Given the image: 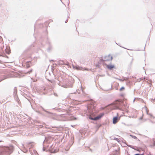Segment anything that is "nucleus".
<instances>
[{"label": "nucleus", "instance_id": "f257e3e1", "mask_svg": "<svg viewBox=\"0 0 155 155\" xmlns=\"http://www.w3.org/2000/svg\"><path fill=\"white\" fill-rule=\"evenodd\" d=\"M0 148H2L0 152V155L2 154L10 155L14 150V146L12 144L9 145L8 146L6 147L0 146Z\"/></svg>", "mask_w": 155, "mask_h": 155}, {"label": "nucleus", "instance_id": "f03ea898", "mask_svg": "<svg viewBox=\"0 0 155 155\" xmlns=\"http://www.w3.org/2000/svg\"><path fill=\"white\" fill-rule=\"evenodd\" d=\"M125 106L124 104L119 100L116 101L113 105V107L114 109H119L121 110H123L122 107Z\"/></svg>", "mask_w": 155, "mask_h": 155}, {"label": "nucleus", "instance_id": "7ed1b4c3", "mask_svg": "<svg viewBox=\"0 0 155 155\" xmlns=\"http://www.w3.org/2000/svg\"><path fill=\"white\" fill-rule=\"evenodd\" d=\"M45 144L43 143V148H42V150L43 151H46L47 152L48 151H49L51 153H55L58 152V150L55 149H54V147H53V145H51L49 148L48 149H47L46 147H45Z\"/></svg>", "mask_w": 155, "mask_h": 155}, {"label": "nucleus", "instance_id": "20e7f679", "mask_svg": "<svg viewBox=\"0 0 155 155\" xmlns=\"http://www.w3.org/2000/svg\"><path fill=\"white\" fill-rule=\"evenodd\" d=\"M104 115V114L103 113H101L96 117H93L91 116L90 115L88 116L87 118L92 120L97 121L100 119Z\"/></svg>", "mask_w": 155, "mask_h": 155}, {"label": "nucleus", "instance_id": "39448f33", "mask_svg": "<svg viewBox=\"0 0 155 155\" xmlns=\"http://www.w3.org/2000/svg\"><path fill=\"white\" fill-rule=\"evenodd\" d=\"M104 115V114L103 113H101L96 117H93L91 116L90 115L88 116L87 118L92 120L97 121L100 119Z\"/></svg>", "mask_w": 155, "mask_h": 155}, {"label": "nucleus", "instance_id": "423d86ee", "mask_svg": "<svg viewBox=\"0 0 155 155\" xmlns=\"http://www.w3.org/2000/svg\"><path fill=\"white\" fill-rule=\"evenodd\" d=\"M17 90L16 87H15L14 89V92H13V95L14 97V99L17 102L18 104L20 105L21 102L20 101L18 98V96L17 94Z\"/></svg>", "mask_w": 155, "mask_h": 155}, {"label": "nucleus", "instance_id": "0eeeda50", "mask_svg": "<svg viewBox=\"0 0 155 155\" xmlns=\"http://www.w3.org/2000/svg\"><path fill=\"white\" fill-rule=\"evenodd\" d=\"M34 143L33 142H27L25 143L26 147H27L28 149V150H29L30 152L32 151V148L34 147V144L32 143Z\"/></svg>", "mask_w": 155, "mask_h": 155}, {"label": "nucleus", "instance_id": "6e6552de", "mask_svg": "<svg viewBox=\"0 0 155 155\" xmlns=\"http://www.w3.org/2000/svg\"><path fill=\"white\" fill-rule=\"evenodd\" d=\"M46 43L48 45V46L47 49V51L48 52H50L53 49V47L52 45L51 42H50L49 39L48 38H47Z\"/></svg>", "mask_w": 155, "mask_h": 155}, {"label": "nucleus", "instance_id": "1a4fd4ad", "mask_svg": "<svg viewBox=\"0 0 155 155\" xmlns=\"http://www.w3.org/2000/svg\"><path fill=\"white\" fill-rule=\"evenodd\" d=\"M59 85L64 87L65 88H68V87H72L73 84H70L69 83L68 84H63L60 81L58 83Z\"/></svg>", "mask_w": 155, "mask_h": 155}, {"label": "nucleus", "instance_id": "9d476101", "mask_svg": "<svg viewBox=\"0 0 155 155\" xmlns=\"http://www.w3.org/2000/svg\"><path fill=\"white\" fill-rule=\"evenodd\" d=\"M43 137L45 139L43 142V144H45V143H49L51 142V137H45L44 136H43Z\"/></svg>", "mask_w": 155, "mask_h": 155}, {"label": "nucleus", "instance_id": "9b49d317", "mask_svg": "<svg viewBox=\"0 0 155 155\" xmlns=\"http://www.w3.org/2000/svg\"><path fill=\"white\" fill-rule=\"evenodd\" d=\"M113 59V57L112 56L109 55L105 56L104 58V60L105 62L111 61Z\"/></svg>", "mask_w": 155, "mask_h": 155}, {"label": "nucleus", "instance_id": "f8f14e48", "mask_svg": "<svg viewBox=\"0 0 155 155\" xmlns=\"http://www.w3.org/2000/svg\"><path fill=\"white\" fill-rule=\"evenodd\" d=\"M73 68L78 70H82V71H88V69L87 68H83L79 66L78 65H76L75 67H74Z\"/></svg>", "mask_w": 155, "mask_h": 155}, {"label": "nucleus", "instance_id": "ddd939ff", "mask_svg": "<svg viewBox=\"0 0 155 155\" xmlns=\"http://www.w3.org/2000/svg\"><path fill=\"white\" fill-rule=\"evenodd\" d=\"M111 62H110V63L109 64H105V65L106 66L107 68L109 70H111L114 68H115V66L114 65L111 64Z\"/></svg>", "mask_w": 155, "mask_h": 155}, {"label": "nucleus", "instance_id": "4468645a", "mask_svg": "<svg viewBox=\"0 0 155 155\" xmlns=\"http://www.w3.org/2000/svg\"><path fill=\"white\" fill-rule=\"evenodd\" d=\"M22 151L25 153H27L28 151V149L27 147H26L25 143L24 144H22Z\"/></svg>", "mask_w": 155, "mask_h": 155}, {"label": "nucleus", "instance_id": "2eb2a0df", "mask_svg": "<svg viewBox=\"0 0 155 155\" xmlns=\"http://www.w3.org/2000/svg\"><path fill=\"white\" fill-rule=\"evenodd\" d=\"M9 77H10V76L8 75H5L2 76L1 77L0 82L6 79L9 78Z\"/></svg>", "mask_w": 155, "mask_h": 155}, {"label": "nucleus", "instance_id": "dca6fc26", "mask_svg": "<svg viewBox=\"0 0 155 155\" xmlns=\"http://www.w3.org/2000/svg\"><path fill=\"white\" fill-rule=\"evenodd\" d=\"M119 119L117 116L114 117L113 118V123L115 124L118 121V119Z\"/></svg>", "mask_w": 155, "mask_h": 155}, {"label": "nucleus", "instance_id": "f3484780", "mask_svg": "<svg viewBox=\"0 0 155 155\" xmlns=\"http://www.w3.org/2000/svg\"><path fill=\"white\" fill-rule=\"evenodd\" d=\"M97 63H99L100 65L101 64H102L104 65H105V64H106L105 63L104 59L102 58L100 59L99 61L97 62Z\"/></svg>", "mask_w": 155, "mask_h": 155}, {"label": "nucleus", "instance_id": "a211bd4d", "mask_svg": "<svg viewBox=\"0 0 155 155\" xmlns=\"http://www.w3.org/2000/svg\"><path fill=\"white\" fill-rule=\"evenodd\" d=\"M45 88L44 87H42L39 90V92L41 94H45V92L44 91H45Z\"/></svg>", "mask_w": 155, "mask_h": 155}, {"label": "nucleus", "instance_id": "6ab92c4d", "mask_svg": "<svg viewBox=\"0 0 155 155\" xmlns=\"http://www.w3.org/2000/svg\"><path fill=\"white\" fill-rule=\"evenodd\" d=\"M5 51L6 54H9L11 52L10 49L9 48H6L5 49Z\"/></svg>", "mask_w": 155, "mask_h": 155}, {"label": "nucleus", "instance_id": "aec40b11", "mask_svg": "<svg viewBox=\"0 0 155 155\" xmlns=\"http://www.w3.org/2000/svg\"><path fill=\"white\" fill-rule=\"evenodd\" d=\"M30 153L32 155H38L37 151L35 150H33V152L31 151Z\"/></svg>", "mask_w": 155, "mask_h": 155}, {"label": "nucleus", "instance_id": "412c9836", "mask_svg": "<svg viewBox=\"0 0 155 155\" xmlns=\"http://www.w3.org/2000/svg\"><path fill=\"white\" fill-rule=\"evenodd\" d=\"M30 61H28L26 62V67L27 68H29L30 67Z\"/></svg>", "mask_w": 155, "mask_h": 155}, {"label": "nucleus", "instance_id": "4be33fe9", "mask_svg": "<svg viewBox=\"0 0 155 155\" xmlns=\"http://www.w3.org/2000/svg\"><path fill=\"white\" fill-rule=\"evenodd\" d=\"M126 145L128 147L133 149H134V150H136V149H135V147L134 146H132V145H129V144H128L127 143H126Z\"/></svg>", "mask_w": 155, "mask_h": 155}, {"label": "nucleus", "instance_id": "5701e85b", "mask_svg": "<svg viewBox=\"0 0 155 155\" xmlns=\"http://www.w3.org/2000/svg\"><path fill=\"white\" fill-rule=\"evenodd\" d=\"M0 56H2L4 57H6L7 58H8V56H7L6 54L4 53L0 54Z\"/></svg>", "mask_w": 155, "mask_h": 155}, {"label": "nucleus", "instance_id": "b1692460", "mask_svg": "<svg viewBox=\"0 0 155 155\" xmlns=\"http://www.w3.org/2000/svg\"><path fill=\"white\" fill-rule=\"evenodd\" d=\"M41 108L42 109V110L44 111L45 112L47 113V114H51V113L48 111H47L43 107H41Z\"/></svg>", "mask_w": 155, "mask_h": 155}, {"label": "nucleus", "instance_id": "393cba45", "mask_svg": "<svg viewBox=\"0 0 155 155\" xmlns=\"http://www.w3.org/2000/svg\"><path fill=\"white\" fill-rule=\"evenodd\" d=\"M95 66L96 67H97L98 68H100L101 66L100 64L99 63H96L95 64Z\"/></svg>", "mask_w": 155, "mask_h": 155}, {"label": "nucleus", "instance_id": "a878e982", "mask_svg": "<svg viewBox=\"0 0 155 155\" xmlns=\"http://www.w3.org/2000/svg\"><path fill=\"white\" fill-rule=\"evenodd\" d=\"M113 139L114 140H116L118 142H120L118 138L114 137Z\"/></svg>", "mask_w": 155, "mask_h": 155}, {"label": "nucleus", "instance_id": "bb28decb", "mask_svg": "<svg viewBox=\"0 0 155 155\" xmlns=\"http://www.w3.org/2000/svg\"><path fill=\"white\" fill-rule=\"evenodd\" d=\"M130 137H131L132 138H133L134 139H137V137L134 135H132L130 134Z\"/></svg>", "mask_w": 155, "mask_h": 155}, {"label": "nucleus", "instance_id": "cd10ccee", "mask_svg": "<svg viewBox=\"0 0 155 155\" xmlns=\"http://www.w3.org/2000/svg\"><path fill=\"white\" fill-rule=\"evenodd\" d=\"M125 89V88L124 87H120V91H122L123 90H124Z\"/></svg>", "mask_w": 155, "mask_h": 155}, {"label": "nucleus", "instance_id": "c85d7f7f", "mask_svg": "<svg viewBox=\"0 0 155 155\" xmlns=\"http://www.w3.org/2000/svg\"><path fill=\"white\" fill-rule=\"evenodd\" d=\"M32 71V69H31L30 71L26 72V73L27 74H30L31 72Z\"/></svg>", "mask_w": 155, "mask_h": 155}, {"label": "nucleus", "instance_id": "c756f323", "mask_svg": "<svg viewBox=\"0 0 155 155\" xmlns=\"http://www.w3.org/2000/svg\"><path fill=\"white\" fill-rule=\"evenodd\" d=\"M115 43H116L117 45H119L120 47H122V48H124V49H127V50H130L129 49H127V48H125V47H123L121 46H120V45H119L118 44H117V43H116V42H115Z\"/></svg>", "mask_w": 155, "mask_h": 155}, {"label": "nucleus", "instance_id": "7c9ffc66", "mask_svg": "<svg viewBox=\"0 0 155 155\" xmlns=\"http://www.w3.org/2000/svg\"><path fill=\"white\" fill-rule=\"evenodd\" d=\"M151 146H155V141H154L153 143V144L151 145Z\"/></svg>", "mask_w": 155, "mask_h": 155}, {"label": "nucleus", "instance_id": "2f4dec72", "mask_svg": "<svg viewBox=\"0 0 155 155\" xmlns=\"http://www.w3.org/2000/svg\"><path fill=\"white\" fill-rule=\"evenodd\" d=\"M38 127L39 128H41L43 127V126L42 125H38Z\"/></svg>", "mask_w": 155, "mask_h": 155}, {"label": "nucleus", "instance_id": "473e14b6", "mask_svg": "<svg viewBox=\"0 0 155 155\" xmlns=\"http://www.w3.org/2000/svg\"><path fill=\"white\" fill-rule=\"evenodd\" d=\"M143 79L149 80L148 78L146 77H144L143 78Z\"/></svg>", "mask_w": 155, "mask_h": 155}, {"label": "nucleus", "instance_id": "72a5a7b5", "mask_svg": "<svg viewBox=\"0 0 155 155\" xmlns=\"http://www.w3.org/2000/svg\"><path fill=\"white\" fill-rule=\"evenodd\" d=\"M143 114L142 115V116L141 117H140L139 119V120H142L143 119Z\"/></svg>", "mask_w": 155, "mask_h": 155}, {"label": "nucleus", "instance_id": "f704fd0d", "mask_svg": "<svg viewBox=\"0 0 155 155\" xmlns=\"http://www.w3.org/2000/svg\"><path fill=\"white\" fill-rule=\"evenodd\" d=\"M147 83H148V84L149 85V86L150 87H151V85H152L150 83H149L148 81H147Z\"/></svg>", "mask_w": 155, "mask_h": 155}, {"label": "nucleus", "instance_id": "c9c22d12", "mask_svg": "<svg viewBox=\"0 0 155 155\" xmlns=\"http://www.w3.org/2000/svg\"><path fill=\"white\" fill-rule=\"evenodd\" d=\"M134 155H143V154L136 153Z\"/></svg>", "mask_w": 155, "mask_h": 155}, {"label": "nucleus", "instance_id": "e433bc0d", "mask_svg": "<svg viewBox=\"0 0 155 155\" xmlns=\"http://www.w3.org/2000/svg\"><path fill=\"white\" fill-rule=\"evenodd\" d=\"M54 95L55 96H56V97H57L58 96V95L56 93H54Z\"/></svg>", "mask_w": 155, "mask_h": 155}, {"label": "nucleus", "instance_id": "4c0bfd02", "mask_svg": "<svg viewBox=\"0 0 155 155\" xmlns=\"http://www.w3.org/2000/svg\"><path fill=\"white\" fill-rule=\"evenodd\" d=\"M151 99V101H152V102H153L152 101H154V102H155V98H154V99L152 98V99Z\"/></svg>", "mask_w": 155, "mask_h": 155}, {"label": "nucleus", "instance_id": "58836bf2", "mask_svg": "<svg viewBox=\"0 0 155 155\" xmlns=\"http://www.w3.org/2000/svg\"><path fill=\"white\" fill-rule=\"evenodd\" d=\"M49 81L51 82V83H53L54 82V80H49Z\"/></svg>", "mask_w": 155, "mask_h": 155}, {"label": "nucleus", "instance_id": "ea45409f", "mask_svg": "<svg viewBox=\"0 0 155 155\" xmlns=\"http://www.w3.org/2000/svg\"><path fill=\"white\" fill-rule=\"evenodd\" d=\"M68 19H67V20H66L65 21V23H67V22H68Z\"/></svg>", "mask_w": 155, "mask_h": 155}, {"label": "nucleus", "instance_id": "a19ab883", "mask_svg": "<svg viewBox=\"0 0 155 155\" xmlns=\"http://www.w3.org/2000/svg\"><path fill=\"white\" fill-rule=\"evenodd\" d=\"M48 22H46L45 23V25H46L47 24H48Z\"/></svg>", "mask_w": 155, "mask_h": 155}, {"label": "nucleus", "instance_id": "79ce46f5", "mask_svg": "<svg viewBox=\"0 0 155 155\" xmlns=\"http://www.w3.org/2000/svg\"><path fill=\"white\" fill-rule=\"evenodd\" d=\"M149 115H150L151 117L152 116V115L151 114H149Z\"/></svg>", "mask_w": 155, "mask_h": 155}, {"label": "nucleus", "instance_id": "37998d69", "mask_svg": "<svg viewBox=\"0 0 155 155\" xmlns=\"http://www.w3.org/2000/svg\"><path fill=\"white\" fill-rule=\"evenodd\" d=\"M61 0V1H61V0ZM62 2V3L63 4H64V5H65V6H66L65 5V4H64V3H63L62 2Z\"/></svg>", "mask_w": 155, "mask_h": 155}, {"label": "nucleus", "instance_id": "c03bdc74", "mask_svg": "<svg viewBox=\"0 0 155 155\" xmlns=\"http://www.w3.org/2000/svg\"><path fill=\"white\" fill-rule=\"evenodd\" d=\"M132 78H136V77H134V76H132Z\"/></svg>", "mask_w": 155, "mask_h": 155}, {"label": "nucleus", "instance_id": "a18cd8bd", "mask_svg": "<svg viewBox=\"0 0 155 155\" xmlns=\"http://www.w3.org/2000/svg\"><path fill=\"white\" fill-rule=\"evenodd\" d=\"M135 98H134V100L133 102H134L135 101Z\"/></svg>", "mask_w": 155, "mask_h": 155}, {"label": "nucleus", "instance_id": "49530a36", "mask_svg": "<svg viewBox=\"0 0 155 155\" xmlns=\"http://www.w3.org/2000/svg\"><path fill=\"white\" fill-rule=\"evenodd\" d=\"M69 3H68V5H69V0H68Z\"/></svg>", "mask_w": 155, "mask_h": 155}, {"label": "nucleus", "instance_id": "de8ad7c7", "mask_svg": "<svg viewBox=\"0 0 155 155\" xmlns=\"http://www.w3.org/2000/svg\"><path fill=\"white\" fill-rule=\"evenodd\" d=\"M50 61H54V60H51Z\"/></svg>", "mask_w": 155, "mask_h": 155}, {"label": "nucleus", "instance_id": "09e8293b", "mask_svg": "<svg viewBox=\"0 0 155 155\" xmlns=\"http://www.w3.org/2000/svg\"><path fill=\"white\" fill-rule=\"evenodd\" d=\"M69 18V16H68V17H67V19L68 18Z\"/></svg>", "mask_w": 155, "mask_h": 155}, {"label": "nucleus", "instance_id": "8fccbe9b", "mask_svg": "<svg viewBox=\"0 0 155 155\" xmlns=\"http://www.w3.org/2000/svg\"><path fill=\"white\" fill-rule=\"evenodd\" d=\"M150 122H151V123H153V122L151 120H150Z\"/></svg>", "mask_w": 155, "mask_h": 155}, {"label": "nucleus", "instance_id": "3c124183", "mask_svg": "<svg viewBox=\"0 0 155 155\" xmlns=\"http://www.w3.org/2000/svg\"><path fill=\"white\" fill-rule=\"evenodd\" d=\"M134 59L133 58L132 59V61H133Z\"/></svg>", "mask_w": 155, "mask_h": 155}, {"label": "nucleus", "instance_id": "603ef678", "mask_svg": "<svg viewBox=\"0 0 155 155\" xmlns=\"http://www.w3.org/2000/svg\"><path fill=\"white\" fill-rule=\"evenodd\" d=\"M132 62H133V61H131V63H131V64L132 63Z\"/></svg>", "mask_w": 155, "mask_h": 155}, {"label": "nucleus", "instance_id": "864d4df0", "mask_svg": "<svg viewBox=\"0 0 155 155\" xmlns=\"http://www.w3.org/2000/svg\"><path fill=\"white\" fill-rule=\"evenodd\" d=\"M90 150H91V151H92V150H91V149H90Z\"/></svg>", "mask_w": 155, "mask_h": 155}, {"label": "nucleus", "instance_id": "5fc2aeb1", "mask_svg": "<svg viewBox=\"0 0 155 155\" xmlns=\"http://www.w3.org/2000/svg\"><path fill=\"white\" fill-rule=\"evenodd\" d=\"M2 142V140H0V142Z\"/></svg>", "mask_w": 155, "mask_h": 155}, {"label": "nucleus", "instance_id": "6e6d98bb", "mask_svg": "<svg viewBox=\"0 0 155 155\" xmlns=\"http://www.w3.org/2000/svg\"><path fill=\"white\" fill-rule=\"evenodd\" d=\"M78 20L77 21H76V22H77V21H78Z\"/></svg>", "mask_w": 155, "mask_h": 155}, {"label": "nucleus", "instance_id": "4d7b16f0", "mask_svg": "<svg viewBox=\"0 0 155 155\" xmlns=\"http://www.w3.org/2000/svg\"><path fill=\"white\" fill-rule=\"evenodd\" d=\"M38 124L39 123L38 121Z\"/></svg>", "mask_w": 155, "mask_h": 155}, {"label": "nucleus", "instance_id": "13d9d810", "mask_svg": "<svg viewBox=\"0 0 155 155\" xmlns=\"http://www.w3.org/2000/svg\"><path fill=\"white\" fill-rule=\"evenodd\" d=\"M46 31H47V29H46Z\"/></svg>", "mask_w": 155, "mask_h": 155}, {"label": "nucleus", "instance_id": "bf43d9fd", "mask_svg": "<svg viewBox=\"0 0 155 155\" xmlns=\"http://www.w3.org/2000/svg\"><path fill=\"white\" fill-rule=\"evenodd\" d=\"M150 40V38H149V40Z\"/></svg>", "mask_w": 155, "mask_h": 155}, {"label": "nucleus", "instance_id": "052dcab7", "mask_svg": "<svg viewBox=\"0 0 155 155\" xmlns=\"http://www.w3.org/2000/svg\"><path fill=\"white\" fill-rule=\"evenodd\" d=\"M143 69H144V67H143Z\"/></svg>", "mask_w": 155, "mask_h": 155}]
</instances>
